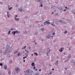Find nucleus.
<instances>
[{
  "mask_svg": "<svg viewBox=\"0 0 75 75\" xmlns=\"http://www.w3.org/2000/svg\"><path fill=\"white\" fill-rule=\"evenodd\" d=\"M45 23H47V24H50V23L49 22H48V21H46Z\"/></svg>",
  "mask_w": 75,
  "mask_h": 75,
  "instance_id": "13",
  "label": "nucleus"
},
{
  "mask_svg": "<svg viewBox=\"0 0 75 75\" xmlns=\"http://www.w3.org/2000/svg\"><path fill=\"white\" fill-rule=\"evenodd\" d=\"M18 56H20V53H18Z\"/></svg>",
  "mask_w": 75,
  "mask_h": 75,
  "instance_id": "38",
  "label": "nucleus"
},
{
  "mask_svg": "<svg viewBox=\"0 0 75 75\" xmlns=\"http://www.w3.org/2000/svg\"><path fill=\"white\" fill-rule=\"evenodd\" d=\"M65 69H66V70H67V68H65Z\"/></svg>",
  "mask_w": 75,
  "mask_h": 75,
  "instance_id": "62",
  "label": "nucleus"
},
{
  "mask_svg": "<svg viewBox=\"0 0 75 75\" xmlns=\"http://www.w3.org/2000/svg\"><path fill=\"white\" fill-rule=\"evenodd\" d=\"M16 7H18V5L16 4Z\"/></svg>",
  "mask_w": 75,
  "mask_h": 75,
  "instance_id": "37",
  "label": "nucleus"
},
{
  "mask_svg": "<svg viewBox=\"0 0 75 75\" xmlns=\"http://www.w3.org/2000/svg\"><path fill=\"white\" fill-rule=\"evenodd\" d=\"M2 51H1V50H0V53H1Z\"/></svg>",
  "mask_w": 75,
  "mask_h": 75,
  "instance_id": "47",
  "label": "nucleus"
},
{
  "mask_svg": "<svg viewBox=\"0 0 75 75\" xmlns=\"http://www.w3.org/2000/svg\"><path fill=\"white\" fill-rule=\"evenodd\" d=\"M58 13H56V15L57 16H58Z\"/></svg>",
  "mask_w": 75,
  "mask_h": 75,
  "instance_id": "39",
  "label": "nucleus"
},
{
  "mask_svg": "<svg viewBox=\"0 0 75 75\" xmlns=\"http://www.w3.org/2000/svg\"><path fill=\"white\" fill-rule=\"evenodd\" d=\"M27 47V46H25V47Z\"/></svg>",
  "mask_w": 75,
  "mask_h": 75,
  "instance_id": "64",
  "label": "nucleus"
},
{
  "mask_svg": "<svg viewBox=\"0 0 75 75\" xmlns=\"http://www.w3.org/2000/svg\"><path fill=\"white\" fill-rule=\"evenodd\" d=\"M55 42V40H53V42Z\"/></svg>",
  "mask_w": 75,
  "mask_h": 75,
  "instance_id": "55",
  "label": "nucleus"
},
{
  "mask_svg": "<svg viewBox=\"0 0 75 75\" xmlns=\"http://www.w3.org/2000/svg\"><path fill=\"white\" fill-rule=\"evenodd\" d=\"M34 54L35 55H36V56H38V54H37V53H34Z\"/></svg>",
  "mask_w": 75,
  "mask_h": 75,
  "instance_id": "16",
  "label": "nucleus"
},
{
  "mask_svg": "<svg viewBox=\"0 0 75 75\" xmlns=\"http://www.w3.org/2000/svg\"><path fill=\"white\" fill-rule=\"evenodd\" d=\"M44 39H42V41H44Z\"/></svg>",
  "mask_w": 75,
  "mask_h": 75,
  "instance_id": "56",
  "label": "nucleus"
},
{
  "mask_svg": "<svg viewBox=\"0 0 75 75\" xmlns=\"http://www.w3.org/2000/svg\"><path fill=\"white\" fill-rule=\"evenodd\" d=\"M16 17H17V15H16L15 17H14L15 18H16Z\"/></svg>",
  "mask_w": 75,
  "mask_h": 75,
  "instance_id": "34",
  "label": "nucleus"
},
{
  "mask_svg": "<svg viewBox=\"0 0 75 75\" xmlns=\"http://www.w3.org/2000/svg\"><path fill=\"white\" fill-rule=\"evenodd\" d=\"M67 33V31H65V32H64V33L66 34V33Z\"/></svg>",
  "mask_w": 75,
  "mask_h": 75,
  "instance_id": "31",
  "label": "nucleus"
},
{
  "mask_svg": "<svg viewBox=\"0 0 75 75\" xmlns=\"http://www.w3.org/2000/svg\"><path fill=\"white\" fill-rule=\"evenodd\" d=\"M3 4V2H1L0 1V4Z\"/></svg>",
  "mask_w": 75,
  "mask_h": 75,
  "instance_id": "33",
  "label": "nucleus"
},
{
  "mask_svg": "<svg viewBox=\"0 0 75 75\" xmlns=\"http://www.w3.org/2000/svg\"><path fill=\"white\" fill-rule=\"evenodd\" d=\"M25 55H27V53H25Z\"/></svg>",
  "mask_w": 75,
  "mask_h": 75,
  "instance_id": "51",
  "label": "nucleus"
},
{
  "mask_svg": "<svg viewBox=\"0 0 75 75\" xmlns=\"http://www.w3.org/2000/svg\"><path fill=\"white\" fill-rule=\"evenodd\" d=\"M11 32V31L9 30L8 32V34H10V33Z\"/></svg>",
  "mask_w": 75,
  "mask_h": 75,
  "instance_id": "17",
  "label": "nucleus"
},
{
  "mask_svg": "<svg viewBox=\"0 0 75 75\" xmlns=\"http://www.w3.org/2000/svg\"><path fill=\"white\" fill-rule=\"evenodd\" d=\"M13 8V7H11L10 8H8V10H11V9H12V8Z\"/></svg>",
  "mask_w": 75,
  "mask_h": 75,
  "instance_id": "22",
  "label": "nucleus"
},
{
  "mask_svg": "<svg viewBox=\"0 0 75 75\" xmlns=\"http://www.w3.org/2000/svg\"><path fill=\"white\" fill-rule=\"evenodd\" d=\"M46 37L47 38V39H50V38H51V36H50V35H49L46 36Z\"/></svg>",
  "mask_w": 75,
  "mask_h": 75,
  "instance_id": "2",
  "label": "nucleus"
},
{
  "mask_svg": "<svg viewBox=\"0 0 75 75\" xmlns=\"http://www.w3.org/2000/svg\"><path fill=\"white\" fill-rule=\"evenodd\" d=\"M27 54L29 52L28 51H27Z\"/></svg>",
  "mask_w": 75,
  "mask_h": 75,
  "instance_id": "60",
  "label": "nucleus"
},
{
  "mask_svg": "<svg viewBox=\"0 0 75 75\" xmlns=\"http://www.w3.org/2000/svg\"><path fill=\"white\" fill-rule=\"evenodd\" d=\"M25 58H27V57H25Z\"/></svg>",
  "mask_w": 75,
  "mask_h": 75,
  "instance_id": "54",
  "label": "nucleus"
},
{
  "mask_svg": "<svg viewBox=\"0 0 75 75\" xmlns=\"http://www.w3.org/2000/svg\"><path fill=\"white\" fill-rule=\"evenodd\" d=\"M58 22H60V23H61L62 24H67V23L65 22L64 21H62V20H60L58 21Z\"/></svg>",
  "mask_w": 75,
  "mask_h": 75,
  "instance_id": "1",
  "label": "nucleus"
},
{
  "mask_svg": "<svg viewBox=\"0 0 75 75\" xmlns=\"http://www.w3.org/2000/svg\"><path fill=\"white\" fill-rule=\"evenodd\" d=\"M53 7H54V8H57L58 7V6H53Z\"/></svg>",
  "mask_w": 75,
  "mask_h": 75,
  "instance_id": "21",
  "label": "nucleus"
},
{
  "mask_svg": "<svg viewBox=\"0 0 75 75\" xmlns=\"http://www.w3.org/2000/svg\"><path fill=\"white\" fill-rule=\"evenodd\" d=\"M7 47H8V48H9V47H10V46H9V45H6Z\"/></svg>",
  "mask_w": 75,
  "mask_h": 75,
  "instance_id": "23",
  "label": "nucleus"
},
{
  "mask_svg": "<svg viewBox=\"0 0 75 75\" xmlns=\"http://www.w3.org/2000/svg\"><path fill=\"white\" fill-rule=\"evenodd\" d=\"M52 71H54V69H52Z\"/></svg>",
  "mask_w": 75,
  "mask_h": 75,
  "instance_id": "49",
  "label": "nucleus"
},
{
  "mask_svg": "<svg viewBox=\"0 0 75 75\" xmlns=\"http://www.w3.org/2000/svg\"><path fill=\"white\" fill-rule=\"evenodd\" d=\"M55 65H58V61H57L55 62Z\"/></svg>",
  "mask_w": 75,
  "mask_h": 75,
  "instance_id": "8",
  "label": "nucleus"
},
{
  "mask_svg": "<svg viewBox=\"0 0 75 75\" xmlns=\"http://www.w3.org/2000/svg\"><path fill=\"white\" fill-rule=\"evenodd\" d=\"M41 26L42 27H43V26H44V25H41Z\"/></svg>",
  "mask_w": 75,
  "mask_h": 75,
  "instance_id": "44",
  "label": "nucleus"
},
{
  "mask_svg": "<svg viewBox=\"0 0 75 75\" xmlns=\"http://www.w3.org/2000/svg\"><path fill=\"white\" fill-rule=\"evenodd\" d=\"M67 58H69V59L71 58V54H69V55L67 57Z\"/></svg>",
  "mask_w": 75,
  "mask_h": 75,
  "instance_id": "11",
  "label": "nucleus"
},
{
  "mask_svg": "<svg viewBox=\"0 0 75 75\" xmlns=\"http://www.w3.org/2000/svg\"><path fill=\"white\" fill-rule=\"evenodd\" d=\"M42 3H41L40 4L41 5H40V6L41 7H42Z\"/></svg>",
  "mask_w": 75,
  "mask_h": 75,
  "instance_id": "27",
  "label": "nucleus"
},
{
  "mask_svg": "<svg viewBox=\"0 0 75 75\" xmlns=\"http://www.w3.org/2000/svg\"><path fill=\"white\" fill-rule=\"evenodd\" d=\"M23 33L25 34H27V31H25L23 32Z\"/></svg>",
  "mask_w": 75,
  "mask_h": 75,
  "instance_id": "15",
  "label": "nucleus"
},
{
  "mask_svg": "<svg viewBox=\"0 0 75 75\" xmlns=\"http://www.w3.org/2000/svg\"><path fill=\"white\" fill-rule=\"evenodd\" d=\"M8 74L9 75H10V74H11V71H8Z\"/></svg>",
  "mask_w": 75,
  "mask_h": 75,
  "instance_id": "20",
  "label": "nucleus"
},
{
  "mask_svg": "<svg viewBox=\"0 0 75 75\" xmlns=\"http://www.w3.org/2000/svg\"><path fill=\"white\" fill-rule=\"evenodd\" d=\"M19 64H21V61H20V62H19Z\"/></svg>",
  "mask_w": 75,
  "mask_h": 75,
  "instance_id": "40",
  "label": "nucleus"
},
{
  "mask_svg": "<svg viewBox=\"0 0 75 75\" xmlns=\"http://www.w3.org/2000/svg\"><path fill=\"white\" fill-rule=\"evenodd\" d=\"M41 69H40L39 71H41Z\"/></svg>",
  "mask_w": 75,
  "mask_h": 75,
  "instance_id": "57",
  "label": "nucleus"
},
{
  "mask_svg": "<svg viewBox=\"0 0 75 75\" xmlns=\"http://www.w3.org/2000/svg\"><path fill=\"white\" fill-rule=\"evenodd\" d=\"M25 59V57H23V59Z\"/></svg>",
  "mask_w": 75,
  "mask_h": 75,
  "instance_id": "53",
  "label": "nucleus"
},
{
  "mask_svg": "<svg viewBox=\"0 0 75 75\" xmlns=\"http://www.w3.org/2000/svg\"><path fill=\"white\" fill-rule=\"evenodd\" d=\"M41 0H38L37 1H38V2H41Z\"/></svg>",
  "mask_w": 75,
  "mask_h": 75,
  "instance_id": "26",
  "label": "nucleus"
},
{
  "mask_svg": "<svg viewBox=\"0 0 75 75\" xmlns=\"http://www.w3.org/2000/svg\"><path fill=\"white\" fill-rule=\"evenodd\" d=\"M51 25H52V26H55V25L52 24H51Z\"/></svg>",
  "mask_w": 75,
  "mask_h": 75,
  "instance_id": "35",
  "label": "nucleus"
},
{
  "mask_svg": "<svg viewBox=\"0 0 75 75\" xmlns=\"http://www.w3.org/2000/svg\"><path fill=\"white\" fill-rule=\"evenodd\" d=\"M44 30V28H42L41 29V30Z\"/></svg>",
  "mask_w": 75,
  "mask_h": 75,
  "instance_id": "48",
  "label": "nucleus"
},
{
  "mask_svg": "<svg viewBox=\"0 0 75 75\" xmlns=\"http://www.w3.org/2000/svg\"><path fill=\"white\" fill-rule=\"evenodd\" d=\"M43 24H44V25H46V23H45V22H44L43 23Z\"/></svg>",
  "mask_w": 75,
  "mask_h": 75,
  "instance_id": "28",
  "label": "nucleus"
},
{
  "mask_svg": "<svg viewBox=\"0 0 75 75\" xmlns=\"http://www.w3.org/2000/svg\"><path fill=\"white\" fill-rule=\"evenodd\" d=\"M74 14H75V12H74Z\"/></svg>",
  "mask_w": 75,
  "mask_h": 75,
  "instance_id": "63",
  "label": "nucleus"
},
{
  "mask_svg": "<svg viewBox=\"0 0 75 75\" xmlns=\"http://www.w3.org/2000/svg\"><path fill=\"white\" fill-rule=\"evenodd\" d=\"M40 75V73L38 72L35 74V75Z\"/></svg>",
  "mask_w": 75,
  "mask_h": 75,
  "instance_id": "18",
  "label": "nucleus"
},
{
  "mask_svg": "<svg viewBox=\"0 0 75 75\" xmlns=\"http://www.w3.org/2000/svg\"><path fill=\"white\" fill-rule=\"evenodd\" d=\"M51 74H52L51 73H50L49 74V75H51Z\"/></svg>",
  "mask_w": 75,
  "mask_h": 75,
  "instance_id": "52",
  "label": "nucleus"
},
{
  "mask_svg": "<svg viewBox=\"0 0 75 75\" xmlns=\"http://www.w3.org/2000/svg\"><path fill=\"white\" fill-rule=\"evenodd\" d=\"M18 9V11H20V12H21V11H22V10H23V9L22 8H19Z\"/></svg>",
  "mask_w": 75,
  "mask_h": 75,
  "instance_id": "3",
  "label": "nucleus"
},
{
  "mask_svg": "<svg viewBox=\"0 0 75 75\" xmlns=\"http://www.w3.org/2000/svg\"><path fill=\"white\" fill-rule=\"evenodd\" d=\"M11 34H13L14 35V36L15 35V34H16V32L13 31L11 32Z\"/></svg>",
  "mask_w": 75,
  "mask_h": 75,
  "instance_id": "5",
  "label": "nucleus"
},
{
  "mask_svg": "<svg viewBox=\"0 0 75 75\" xmlns=\"http://www.w3.org/2000/svg\"><path fill=\"white\" fill-rule=\"evenodd\" d=\"M55 33H53L52 34V35H55Z\"/></svg>",
  "mask_w": 75,
  "mask_h": 75,
  "instance_id": "30",
  "label": "nucleus"
},
{
  "mask_svg": "<svg viewBox=\"0 0 75 75\" xmlns=\"http://www.w3.org/2000/svg\"><path fill=\"white\" fill-rule=\"evenodd\" d=\"M52 14H54V12H52Z\"/></svg>",
  "mask_w": 75,
  "mask_h": 75,
  "instance_id": "61",
  "label": "nucleus"
},
{
  "mask_svg": "<svg viewBox=\"0 0 75 75\" xmlns=\"http://www.w3.org/2000/svg\"><path fill=\"white\" fill-rule=\"evenodd\" d=\"M25 51H26V52H27V50H25Z\"/></svg>",
  "mask_w": 75,
  "mask_h": 75,
  "instance_id": "59",
  "label": "nucleus"
},
{
  "mask_svg": "<svg viewBox=\"0 0 75 75\" xmlns=\"http://www.w3.org/2000/svg\"><path fill=\"white\" fill-rule=\"evenodd\" d=\"M0 66H3V64L2 63H0Z\"/></svg>",
  "mask_w": 75,
  "mask_h": 75,
  "instance_id": "25",
  "label": "nucleus"
},
{
  "mask_svg": "<svg viewBox=\"0 0 75 75\" xmlns=\"http://www.w3.org/2000/svg\"><path fill=\"white\" fill-rule=\"evenodd\" d=\"M29 49H30L31 48V47H29Z\"/></svg>",
  "mask_w": 75,
  "mask_h": 75,
  "instance_id": "58",
  "label": "nucleus"
},
{
  "mask_svg": "<svg viewBox=\"0 0 75 75\" xmlns=\"http://www.w3.org/2000/svg\"><path fill=\"white\" fill-rule=\"evenodd\" d=\"M17 52H18V51H16L15 52L14 54H16V53H17Z\"/></svg>",
  "mask_w": 75,
  "mask_h": 75,
  "instance_id": "32",
  "label": "nucleus"
},
{
  "mask_svg": "<svg viewBox=\"0 0 75 75\" xmlns=\"http://www.w3.org/2000/svg\"><path fill=\"white\" fill-rule=\"evenodd\" d=\"M15 20L16 21H18V20H19V19L18 18H15Z\"/></svg>",
  "mask_w": 75,
  "mask_h": 75,
  "instance_id": "14",
  "label": "nucleus"
},
{
  "mask_svg": "<svg viewBox=\"0 0 75 75\" xmlns=\"http://www.w3.org/2000/svg\"><path fill=\"white\" fill-rule=\"evenodd\" d=\"M20 68H19V67H17V68L15 69V71H20Z\"/></svg>",
  "mask_w": 75,
  "mask_h": 75,
  "instance_id": "4",
  "label": "nucleus"
},
{
  "mask_svg": "<svg viewBox=\"0 0 75 75\" xmlns=\"http://www.w3.org/2000/svg\"><path fill=\"white\" fill-rule=\"evenodd\" d=\"M7 16H9V14H8V12H7Z\"/></svg>",
  "mask_w": 75,
  "mask_h": 75,
  "instance_id": "29",
  "label": "nucleus"
},
{
  "mask_svg": "<svg viewBox=\"0 0 75 75\" xmlns=\"http://www.w3.org/2000/svg\"><path fill=\"white\" fill-rule=\"evenodd\" d=\"M25 47H24V48H23V47H22V49H25Z\"/></svg>",
  "mask_w": 75,
  "mask_h": 75,
  "instance_id": "42",
  "label": "nucleus"
},
{
  "mask_svg": "<svg viewBox=\"0 0 75 75\" xmlns=\"http://www.w3.org/2000/svg\"><path fill=\"white\" fill-rule=\"evenodd\" d=\"M23 62H25V60H23Z\"/></svg>",
  "mask_w": 75,
  "mask_h": 75,
  "instance_id": "50",
  "label": "nucleus"
},
{
  "mask_svg": "<svg viewBox=\"0 0 75 75\" xmlns=\"http://www.w3.org/2000/svg\"><path fill=\"white\" fill-rule=\"evenodd\" d=\"M7 50H6L3 51V54L4 55H6V51Z\"/></svg>",
  "mask_w": 75,
  "mask_h": 75,
  "instance_id": "6",
  "label": "nucleus"
},
{
  "mask_svg": "<svg viewBox=\"0 0 75 75\" xmlns=\"http://www.w3.org/2000/svg\"><path fill=\"white\" fill-rule=\"evenodd\" d=\"M65 8L66 9V10H67V7L66 6V7H65Z\"/></svg>",
  "mask_w": 75,
  "mask_h": 75,
  "instance_id": "45",
  "label": "nucleus"
},
{
  "mask_svg": "<svg viewBox=\"0 0 75 75\" xmlns=\"http://www.w3.org/2000/svg\"><path fill=\"white\" fill-rule=\"evenodd\" d=\"M59 10H63V8L62 7H59Z\"/></svg>",
  "mask_w": 75,
  "mask_h": 75,
  "instance_id": "12",
  "label": "nucleus"
},
{
  "mask_svg": "<svg viewBox=\"0 0 75 75\" xmlns=\"http://www.w3.org/2000/svg\"><path fill=\"white\" fill-rule=\"evenodd\" d=\"M10 30H11V31H12V30H13V28L11 29Z\"/></svg>",
  "mask_w": 75,
  "mask_h": 75,
  "instance_id": "36",
  "label": "nucleus"
},
{
  "mask_svg": "<svg viewBox=\"0 0 75 75\" xmlns=\"http://www.w3.org/2000/svg\"><path fill=\"white\" fill-rule=\"evenodd\" d=\"M31 65H32V67H34V66H35V64L33 62L31 64Z\"/></svg>",
  "mask_w": 75,
  "mask_h": 75,
  "instance_id": "9",
  "label": "nucleus"
},
{
  "mask_svg": "<svg viewBox=\"0 0 75 75\" xmlns=\"http://www.w3.org/2000/svg\"><path fill=\"white\" fill-rule=\"evenodd\" d=\"M35 35H37V34H38V33L37 32H35Z\"/></svg>",
  "mask_w": 75,
  "mask_h": 75,
  "instance_id": "24",
  "label": "nucleus"
},
{
  "mask_svg": "<svg viewBox=\"0 0 75 75\" xmlns=\"http://www.w3.org/2000/svg\"><path fill=\"white\" fill-rule=\"evenodd\" d=\"M33 69H35V67H34L33 68Z\"/></svg>",
  "mask_w": 75,
  "mask_h": 75,
  "instance_id": "43",
  "label": "nucleus"
},
{
  "mask_svg": "<svg viewBox=\"0 0 75 75\" xmlns=\"http://www.w3.org/2000/svg\"><path fill=\"white\" fill-rule=\"evenodd\" d=\"M59 51H60V52H62V49H60L59 50Z\"/></svg>",
  "mask_w": 75,
  "mask_h": 75,
  "instance_id": "19",
  "label": "nucleus"
},
{
  "mask_svg": "<svg viewBox=\"0 0 75 75\" xmlns=\"http://www.w3.org/2000/svg\"><path fill=\"white\" fill-rule=\"evenodd\" d=\"M66 10H67L66 9H64V10H63V11H66Z\"/></svg>",
  "mask_w": 75,
  "mask_h": 75,
  "instance_id": "41",
  "label": "nucleus"
},
{
  "mask_svg": "<svg viewBox=\"0 0 75 75\" xmlns=\"http://www.w3.org/2000/svg\"><path fill=\"white\" fill-rule=\"evenodd\" d=\"M4 69H5V70H6V69H7V65L4 66Z\"/></svg>",
  "mask_w": 75,
  "mask_h": 75,
  "instance_id": "7",
  "label": "nucleus"
},
{
  "mask_svg": "<svg viewBox=\"0 0 75 75\" xmlns=\"http://www.w3.org/2000/svg\"><path fill=\"white\" fill-rule=\"evenodd\" d=\"M15 31V33L16 34H18V33H20V32L19 31H18L17 30H16Z\"/></svg>",
  "mask_w": 75,
  "mask_h": 75,
  "instance_id": "10",
  "label": "nucleus"
},
{
  "mask_svg": "<svg viewBox=\"0 0 75 75\" xmlns=\"http://www.w3.org/2000/svg\"><path fill=\"white\" fill-rule=\"evenodd\" d=\"M57 58L58 59V58H59V57L57 56Z\"/></svg>",
  "mask_w": 75,
  "mask_h": 75,
  "instance_id": "46",
  "label": "nucleus"
}]
</instances>
